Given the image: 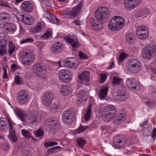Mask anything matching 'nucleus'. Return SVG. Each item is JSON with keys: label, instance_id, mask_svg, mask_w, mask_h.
<instances>
[{"label": "nucleus", "instance_id": "nucleus-1", "mask_svg": "<svg viewBox=\"0 0 156 156\" xmlns=\"http://www.w3.org/2000/svg\"><path fill=\"white\" fill-rule=\"evenodd\" d=\"M15 112L20 118L21 121L24 122L25 115V118L27 119V122L29 126L31 127L36 126L39 124L41 120L40 113L38 112L35 111L28 112L26 115L24 111L18 108L15 110Z\"/></svg>", "mask_w": 156, "mask_h": 156}, {"label": "nucleus", "instance_id": "nucleus-2", "mask_svg": "<svg viewBox=\"0 0 156 156\" xmlns=\"http://www.w3.org/2000/svg\"><path fill=\"white\" fill-rule=\"evenodd\" d=\"M110 13L109 10L105 7L99 8L96 12L95 18L92 17L90 22L93 26V28L95 30H99L103 27V23L105 21L107 15Z\"/></svg>", "mask_w": 156, "mask_h": 156}, {"label": "nucleus", "instance_id": "nucleus-3", "mask_svg": "<svg viewBox=\"0 0 156 156\" xmlns=\"http://www.w3.org/2000/svg\"><path fill=\"white\" fill-rule=\"evenodd\" d=\"M124 20L122 17L115 16L110 20L108 26L111 30L115 31L121 29L124 26Z\"/></svg>", "mask_w": 156, "mask_h": 156}, {"label": "nucleus", "instance_id": "nucleus-4", "mask_svg": "<svg viewBox=\"0 0 156 156\" xmlns=\"http://www.w3.org/2000/svg\"><path fill=\"white\" fill-rule=\"evenodd\" d=\"M141 68L140 62L136 59H130L127 62L126 69L128 71L132 73H137L141 70Z\"/></svg>", "mask_w": 156, "mask_h": 156}, {"label": "nucleus", "instance_id": "nucleus-5", "mask_svg": "<svg viewBox=\"0 0 156 156\" xmlns=\"http://www.w3.org/2000/svg\"><path fill=\"white\" fill-rule=\"evenodd\" d=\"M142 57L147 59L153 58L156 56V46L152 44L144 48L141 52Z\"/></svg>", "mask_w": 156, "mask_h": 156}, {"label": "nucleus", "instance_id": "nucleus-6", "mask_svg": "<svg viewBox=\"0 0 156 156\" xmlns=\"http://www.w3.org/2000/svg\"><path fill=\"white\" fill-rule=\"evenodd\" d=\"M45 129L50 133L53 134L57 130L59 127V122L55 119L47 120L44 124Z\"/></svg>", "mask_w": 156, "mask_h": 156}, {"label": "nucleus", "instance_id": "nucleus-7", "mask_svg": "<svg viewBox=\"0 0 156 156\" xmlns=\"http://www.w3.org/2000/svg\"><path fill=\"white\" fill-rule=\"evenodd\" d=\"M34 54L26 51L23 52L20 55V58L22 63L25 66L31 65L35 59Z\"/></svg>", "mask_w": 156, "mask_h": 156}, {"label": "nucleus", "instance_id": "nucleus-8", "mask_svg": "<svg viewBox=\"0 0 156 156\" xmlns=\"http://www.w3.org/2000/svg\"><path fill=\"white\" fill-rule=\"evenodd\" d=\"M58 76L61 81L64 83H67L71 80L72 73L69 70L63 69L58 72Z\"/></svg>", "mask_w": 156, "mask_h": 156}, {"label": "nucleus", "instance_id": "nucleus-9", "mask_svg": "<svg viewBox=\"0 0 156 156\" xmlns=\"http://www.w3.org/2000/svg\"><path fill=\"white\" fill-rule=\"evenodd\" d=\"M54 96V94L50 91H47L44 94L42 99L46 108L49 107L51 106Z\"/></svg>", "mask_w": 156, "mask_h": 156}, {"label": "nucleus", "instance_id": "nucleus-10", "mask_svg": "<svg viewBox=\"0 0 156 156\" xmlns=\"http://www.w3.org/2000/svg\"><path fill=\"white\" fill-rule=\"evenodd\" d=\"M66 41L71 44L73 51H75L79 46V41L76 36L74 35H69L66 39Z\"/></svg>", "mask_w": 156, "mask_h": 156}, {"label": "nucleus", "instance_id": "nucleus-11", "mask_svg": "<svg viewBox=\"0 0 156 156\" xmlns=\"http://www.w3.org/2000/svg\"><path fill=\"white\" fill-rule=\"evenodd\" d=\"M17 100L21 105L26 103L28 100V94L25 90H21L18 93L17 96Z\"/></svg>", "mask_w": 156, "mask_h": 156}, {"label": "nucleus", "instance_id": "nucleus-12", "mask_svg": "<svg viewBox=\"0 0 156 156\" xmlns=\"http://www.w3.org/2000/svg\"><path fill=\"white\" fill-rule=\"evenodd\" d=\"M90 73L88 71H84L79 74L78 77V82L79 83H87L90 80Z\"/></svg>", "mask_w": 156, "mask_h": 156}, {"label": "nucleus", "instance_id": "nucleus-13", "mask_svg": "<svg viewBox=\"0 0 156 156\" xmlns=\"http://www.w3.org/2000/svg\"><path fill=\"white\" fill-rule=\"evenodd\" d=\"M7 120L9 125V138L11 141L14 142L17 140V138L16 135L15 129L12 124L13 122L8 118Z\"/></svg>", "mask_w": 156, "mask_h": 156}, {"label": "nucleus", "instance_id": "nucleus-14", "mask_svg": "<svg viewBox=\"0 0 156 156\" xmlns=\"http://www.w3.org/2000/svg\"><path fill=\"white\" fill-rule=\"evenodd\" d=\"M141 0H125L124 1V4L126 9L131 10L140 3Z\"/></svg>", "mask_w": 156, "mask_h": 156}, {"label": "nucleus", "instance_id": "nucleus-15", "mask_svg": "<svg viewBox=\"0 0 156 156\" xmlns=\"http://www.w3.org/2000/svg\"><path fill=\"white\" fill-rule=\"evenodd\" d=\"M113 97L116 100L120 101H124L128 99L129 95L125 92L119 90L117 92L114 93Z\"/></svg>", "mask_w": 156, "mask_h": 156}, {"label": "nucleus", "instance_id": "nucleus-16", "mask_svg": "<svg viewBox=\"0 0 156 156\" xmlns=\"http://www.w3.org/2000/svg\"><path fill=\"white\" fill-rule=\"evenodd\" d=\"M34 73L41 76L44 75L46 73V69L44 66L39 63H35L33 67Z\"/></svg>", "mask_w": 156, "mask_h": 156}, {"label": "nucleus", "instance_id": "nucleus-17", "mask_svg": "<svg viewBox=\"0 0 156 156\" xmlns=\"http://www.w3.org/2000/svg\"><path fill=\"white\" fill-rule=\"evenodd\" d=\"M64 46V44L60 42H55L52 45L51 51L55 53H59L63 50Z\"/></svg>", "mask_w": 156, "mask_h": 156}, {"label": "nucleus", "instance_id": "nucleus-18", "mask_svg": "<svg viewBox=\"0 0 156 156\" xmlns=\"http://www.w3.org/2000/svg\"><path fill=\"white\" fill-rule=\"evenodd\" d=\"M9 15L6 12H2L0 13V28L3 27L5 23L9 21Z\"/></svg>", "mask_w": 156, "mask_h": 156}, {"label": "nucleus", "instance_id": "nucleus-19", "mask_svg": "<svg viewBox=\"0 0 156 156\" xmlns=\"http://www.w3.org/2000/svg\"><path fill=\"white\" fill-rule=\"evenodd\" d=\"M20 20L25 24L31 25L33 24L34 20L30 15H20Z\"/></svg>", "mask_w": 156, "mask_h": 156}, {"label": "nucleus", "instance_id": "nucleus-20", "mask_svg": "<svg viewBox=\"0 0 156 156\" xmlns=\"http://www.w3.org/2000/svg\"><path fill=\"white\" fill-rule=\"evenodd\" d=\"M114 144L115 146L118 148L123 147V139L121 135H119L115 136L113 139Z\"/></svg>", "mask_w": 156, "mask_h": 156}, {"label": "nucleus", "instance_id": "nucleus-21", "mask_svg": "<svg viewBox=\"0 0 156 156\" xmlns=\"http://www.w3.org/2000/svg\"><path fill=\"white\" fill-rule=\"evenodd\" d=\"M136 83L134 79L128 78L126 81V84L129 87L135 91H137L139 90L138 86Z\"/></svg>", "mask_w": 156, "mask_h": 156}, {"label": "nucleus", "instance_id": "nucleus-22", "mask_svg": "<svg viewBox=\"0 0 156 156\" xmlns=\"http://www.w3.org/2000/svg\"><path fill=\"white\" fill-rule=\"evenodd\" d=\"M21 7L25 11L28 12H31L33 10L32 4L27 1H25L22 4Z\"/></svg>", "mask_w": 156, "mask_h": 156}, {"label": "nucleus", "instance_id": "nucleus-23", "mask_svg": "<svg viewBox=\"0 0 156 156\" xmlns=\"http://www.w3.org/2000/svg\"><path fill=\"white\" fill-rule=\"evenodd\" d=\"M79 99L77 100L78 101H80V103L82 104V103H85L86 100L88 98V94L87 93L84 91V90H81L79 91Z\"/></svg>", "mask_w": 156, "mask_h": 156}, {"label": "nucleus", "instance_id": "nucleus-24", "mask_svg": "<svg viewBox=\"0 0 156 156\" xmlns=\"http://www.w3.org/2000/svg\"><path fill=\"white\" fill-rule=\"evenodd\" d=\"M116 114L114 112H108V113L104 112L102 113L101 118L104 121L109 122L111 120L115 117Z\"/></svg>", "mask_w": 156, "mask_h": 156}, {"label": "nucleus", "instance_id": "nucleus-25", "mask_svg": "<svg viewBox=\"0 0 156 156\" xmlns=\"http://www.w3.org/2000/svg\"><path fill=\"white\" fill-rule=\"evenodd\" d=\"M60 86L61 87H59L61 89L60 92L62 95H67L72 92V89L70 86L62 85L60 87Z\"/></svg>", "mask_w": 156, "mask_h": 156}, {"label": "nucleus", "instance_id": "nucleus-26", "mask_svg": "<svg viewBox=\"0 0 156 156\" xmlns=\"http://www.w3.org/2000/svg\"><path fill=\"white\" fill-rule=\"evenodd\" d=\"M109 87L107 86L102 87L100 90L98 96L101 99H104L107 96Z\"/></svg>", "mask_w": 156, "mask_h": 156}, {"label": "nucleus", "instance_id": "nucleus-27", "mask_svg": "<svg viewBox=\"0 0 156 156\" xmlns=\"http://www.w3.org/2000/svg\"><path fill=\"white\" fill-rule=\"evenodd\" d=\"M76 113V110L72 108H69L65 111L63 113L62 116H66L71 118H74Z\"/></svg>", "mask_w": 156, "mask_h": 156}, {"label": "nucleus", "instance_id": "nucleus-28", "mask_svg": "<svg viewBox=\"0 0 156 156\" xmlns=\"http://www.w3.org/2000/svg\"><path fill=\"white\" fill-rule=\"evenodd\" d=\"M63 15L64 17L68 18H73L76 17V14L72 9L71 11L65 10L63 12Z\"/></svg>", "mask_w": 156, "mask_h": 156}, {"label": "nucleus", "instance_id": "nucleus-29", "mask_svg": "<svg viewBox=\"0 0 156 156\" xmlns=\"http://www.w3.org/2000/svg\"><path fill=\"white\" fill-rule=\"evenodd\" d=\"M126 118L125 114L121 113L118 116L113 120V122L115 124H119L122 122Z\"/></svg>", "mask_w": 156, "mask_h": 156}, {"label": "nucleus", "instance_id": "nucleus-30", "mask_svg": "<svg viewBox=\"0 0 156 156\" xmlns=\"http://www.w3.org/2000/svg\"><path fill=\"white\" fill-rule=\"evenodd\" d=\"M0 43L1 44L0 45V55L3 56L7 53L5 49L6 41L5 40H3L2 41H0Z\"/></svg>", "mask_w": 156, "mask_h": 156}, {"label": "nucleus", "instance_id": "nucleus-31", "mask_svg": "<svg viewBox=\"0 0 156 156\" xmlns=\"http://www.w3.org/2000/svg\"><path fill=\"white\" fill-rule=\"evenodd\" d=\"M72 58H67L66 60L64 61V66L71 68L74 67L75 63L72 60Z\"/></svg>", "mask_w": 156, "mask_h": 156}, {"label": "nucleus", "instance_id": "nucleus-32", "mask_svg": "<svg viewBox=\"0 0 156 156\" xmlns=\"http://www.w3.org/2000/svg\"><path fill=\"white\" fill-rule=\"evenodd\" d=\"M116 108L115 107L112 105H108L106 106L104 108L103 111L102 113L106 112H110L115 111Z\"/></svg>", "mask_w": 156, "mask_h": 156}, {"label": "nucleus", "instance_id": "nucleus-33", "mask_svg": "<svg viewBox=\"0 0 156 156\" xmlns=\"http://www.w3.org/2000/svg\"><path fill=\"white\" fill-rule=\"evenodd\" d=\"M83 4V2L82 1H80V3L78 5L73 7L72 9L73 11H74V12L76 14V16L78 13L81 12Z\"/></svg>", "mask_w": 156, "mask_h": 156}, {"label": "nucleus", "instance_id": "nucleus-34", "mask_svg": "<svg viewBox=\"0 0 156 156\" xmlns=\"http://www.w3.org/2000/svg\"><path fill=\"white\" fill-rule=\"evenodd\" d=\"M123 81V79L122 78L119 77L114 76L112 78V83L113 85H119Z\"/></svg>", "mask_w": 156, "mask_h": 156}, {"label": "nucleus", "instance_id": "nucleus-35", "mask_svg": "<svg viewBox=\"0 0 156 156\" xmlns=\"http://www.w3.org/2000/svg\"><path fill=\"white\" fill-rule=\"evenodd\" d=\"M92 109V105H89L88 108L84 115V120L86 121L88 120L90 118L91 114V111Z\"/></svg>", "mask_w": 156, "mask_h": 156}, {"label": "nucleus", "instance_id": "nucleus-36", "mask_svg": "<svg viewBox=\"0 0 156 156\" xmlns=\"http://www.w3.org/2000/svg\"><path fill=\"white\" fill-rule=\"evenodd\" d=\"M33 132L35 136L37 137H43L44 135L43 130L41 128L38 130L34 131Z\"/></svg>", "mask_w": 156, "mask_h": 156}, {"label": "nucleus", "instance_id": "nucleus-37", "mask_svg": "<svg viewBox=\"0 0 156 156\" xmlns=\"http://www.w3.org/2000/svg\"><path fill=\"white\" fill-rule=\"evenodd\" d=\"M136 33L138 37L140 40H144L146 39L148 36L149 32L146 33Z\"/></svg>", "mask_w": 156, "mask_h": 156}, {"label": "nucleus", "instance_id": "nucleus-38", "mask_svg": "<svg viewBox=\"0 0 156 156\" xmlns=\"http://www.w3.org/2000/svg\"><path fill=\"white\" fill-rule=\"evenodd\" d=\"M142 31L147 33L149 32L147 27L144 25H141L137 27L136 30V33H142Z\"/></svg>", "mask_w": 156, "mask_h": 156}, {"label": "nucleus", "instance_id": "nucleus-39", "mask_svg": "<svg viewBox=\"0 0 156 156\" xmlns=\"http://www.w3.org/2000/svg\"><path fill=\"white\" fill-rule=\"evenodd\" d=\"M51 31L50 30H46L45 32L41 36V40L46 39L51 37Z\"/></svg>", "mask_w": 156, "mask_h": 156}, {"label": "nucleus", "instance_id": "nucleus-40", "mask_svg": "<svg viewBox=\"0 0 156 156\" xmlns=\"http://www.w3.org/2000/svg\"><path fill=\"white\" fill-rule=\"evenodd\" d=\"M15 50V47L12 41H9V43L8 53L10 55L13 53Z\"/></svg>", "mask_w": 156, "mask_h": 156}, {"label": "nucleus", "instance_id": "nucleus-41", "mask_svg": "<svg viewBox=\"0 0 156 156\" xmlns=\"http://www.w3.org/2000/svg\"><path fill=\"white\" fill-rule=\"evenodd\" d=\"M21 133L22 135L26 138H31L33 140H35V138L33 137L27 131L24 129L21 130Z\"/></svg>", "mask_w": 156, "mask_h": 156}, {"label": "nucleus", "instance_id": "nucleus-42", "mask_svg": "<svg viewBox=\"0 0 156 156\" xmlns=\"http://www.w3.org/2000/svg\"><path fill=\"white\" fill-rule=\"evenodd\" d=\"M62 117L63 122L66 125H68L72 123L73 118H71L70 117H67L66 116H62Z\"/></svg>", "mask_w": 156, "mask_h": 156}, {"label": "nucleus", "instance_id": "nucleus-43", "mask_svg": "<svg viewBox=\"0 0 156 156\" xmlns=\"http://www.w3.org/2000/svg\"><path fill=\"white\" fill-rule=\"evenodd\" d=\"M77 144L80 147H83L86 143L85 139L82 137H80L76 140Z\"/></svg>", "mask_w": 156, "mask_h": 156}, {"label": "nucleus", "instance_id": "nucleus-44", "mask_svg": "<svg viewBox=\"0 0 156 156\" xmlns=\"http://www.w3.org/2000/svg\"><path fill=\"white\" fill-rule=\"evenodd\" d=\"M150 91L149 92V95L150 98H152L156 97V89L152 87H150Z\"/></svg>", "mask_w": 156, "mask_h": 156}, {"label": "nucleus", "instance_id": "nucleus-45", "mask_svg": "<svg viewBox=\"0 0 156 156\" xmlns=\"http://www.w3.org/2000/svg\"><path fill=\"white\" fill-rule=\"evenodd\" d=\"M44 27V24L43 22L38 23L37 25L35 27L36 31L39 32L42 29H43Z\"/></svg>", "mask_w": 156, "mask_h": 156}, {"label": "nucleus", "instance_id": "nucleus-46", "mask_svg": "<svg viewBox=\"0 0 156 156\" xmlns=\"http://www.w3.org/2000/svg\"><path fill=\"white\" fill-rule=\"evenodd\" d=\"M41 5L43 8H48L51 7V5L48 0H41Z\"/></svg>", "mask_w": 156, "mask_h": 156}, {"label": "nucleus", "instance_id": "nucleus-47", "mask_svg": "<svg viewBox=\"0 0 156 156\" xmlns=\"http://www.w3.org/2000/svg\"><path fill=\"white\" fill-rule=\"evenodd\" d=\"M88 127V126H82L81 125H80L79 127L76 130V131L77 133L83 132L87 129Z\"/></svg>", "mask_w": 156, "mask_h": 156}, {"label": "nucleus", "instance_id": "nucleus-48", "mask_svg": "<svg viewBox=\"0 0 156 156\" xmlns=\"http://www.w3.org/2000/svg\"><path fill=\"white\" fill-rule=\"evenodd\" d=\"M16 30V28L15 26H12L11 27H9L6 28L5 31H7V32H9L10 33H13L15 32Z\"/></svg>", "mask_w": 156, "mask_h": 156}, {"label": "nucleus", "instance_id": "nucleus-49", "mask_svg": "<svg viewBox=\"0 0 156 156\" xmlns=\"http://www.w3.org/2000/svg\"><path fill=\"white\" fill-rule=\"evenodd\" d=\"M47 13L50 15V17L49 18H46L51 23H55V20L57 17L54 15H50L49 14V12H47Z\"/></svg>", "mask_w": 156, "mask_h": 156}, {"label": "nucleus", "instance_id": "nucleus-50", "mask_svg": "<svg viewBox=\"0 0 156 156\" xmlns=\"http://www.w3.org/2000/svg\"><path fill=\"white\" fill-rule=\"evenodd\" d=\"M7 126V125L5 122L4 120H0V130H4Z\"/></svg>", "mask_w": 156, "mask_h": 156}, {"label": "nucleus", "instance_id": "nucleus-51", "mask_svg": "<svg viewBox=\"0 0 156 156\" xmlns=\"http://www.w3.org/2000/svg\"><path fill=\"white\" fill-rule=\"evenodd\" d=\"M9 144L7 143H4L1 144V148L3 150H8L9 149Z\"/></svg>", "mask_w": 156, "mask_h": 156}, {"label": "nucleus", "instance_id": "nucleus-52", "mask_svg": "<svg viewBox=\"0 0 156 156\" xmlns=\"http://www.w3.org/2000/svg\"><path fill=\"white\" fill-rule=\"evenodd\" d=\"M34 41V39L30 37H27L24 40L21 41L20 43L21 44H24L28 42H33Z\"/></svg>", "mask_w": 156, "mask_h": 156}, {"label": "nucleus", "instance_id": "nucleus-53", "mask_svg": "<svg viewBox=\"0 0 156 156\" xmlns=\"http://www.w3.org/2000/svg\"><path fill=\"white\" fill-rule=\"evenodd\" d=\"M126 41L129 44H132L133 42V39L132 37L129 34L126 36Z\"/></svg>", "mask_w": 156, "mask_h": 156}, {"label": "nucleus", "instance_id": "nucleus-54", "mask_svg": "<svg viewBox=\"0 0 156 156\" xmlns=\"http://www.w3.org/2000/svg\"><path fill=\"white\" fill-rule=\"evenodd\" d=\"M145 103L147 106L151 108L154 107L155 104L154 102L150 100H149L146 102Z\"/></svg>", "mask_w": 156, "mask_h": 156}, {"label": "nucleus", "instance_id": "nucleus-55", "mask_svg": "<svg viewBox=\"0 0 156 156\" xmlns=\"http://www.w3.org/2000/svg\"><path fill=\"white\" fill-rule=\"evenodd\" d=\"M127 54L125 53H122L119 56V61L120 62L122 61L127 56Z\"/></svg>", "mask_w": 156, "mask_h": 156}, {"label": "nucleus", "instance_id": "nucleus-56", "mask_svg": "<svg viewBox=\"0 0 156 156\" xmlns=\"http://www.w3.org/2000/svg\"><path fill=\"white\" fill-rule=\"evenodd\" d=\"M61 147L60 146H56L53 148H50L48 149L49 152L53 153L56 151L58 149H60Z\"/></svg>", "mask_w": 156, "mask_h": 156}, {"label": "nucleus", "instance_id": "nucleus-57", "mask_svg": "<svg viewBox=\"0 0 156 156\" xmlns=\"http://www.w3.org/2000/svg\"><path fill=\"white\" fill-rule=\"evenodd\" d=\"M101 80L100 81V83H103L107 78V76L106 74H102L100 75Z\"/></svg>", "mask_w": 156, "mask_h": 156}, {"label": "nucleus", "instance_id": "nucleus-58", "mask_svg": "<svg viewBox=\"0 0 156 156\" xmlns=\"http://www.w3.org/2000/svg\"><path fill=\"white\" fill-rule=\"evenodd\" d=\"M79 55L80 58L82 59H87L88 58L87 56L83 52L80 51Z\"/></svg>", "mask_w": 156, "mask_h": 156}, {"label": "nucleus", "instance_id": "nucleus-59", "mask_svg": "<svg viewBox=\"0 0 156 156\" xmlns=\"http://www.w3.org/2000/svg\"><path fill=\"white\" fill-rule=\"evenodd\" d=\"M15 83L16 84L21 85L22 84V82L20 80V77L19 76L15 77Z\"/></svg>", "mask_w": 156, "mask_h": 156}, {"label": "nucleus", "instance_id": "nucleus-60", "mask_svg": "<svg viewBox=\"0 0 156 156\" xmlns=\"http://www.w3.org/2000/svg\"><path fill=\"white\" fill-rule=\"evenodd\" d=\"M151 136L152 138L154 140L156 138V128H154L152 131Z\"/></svg>", "mask_w": 156, "mask_h": 156}, {"label": "nucleus", "instance_id": "nucleus-61", "mask_svg": "<svg viewBox=\"0 0 156 156\" xmlns=\"http://www.w3.org/2000/svg\"><path fill=\"white\" fill-rule=\"evenodd\" d=\"M4 73L3 76V79L4 80H5L7 78V70L6 68L5 67H4L3 68Z\"/></svg>", "mask_w": 156, "mask_h": 156}, {"label": "nucleus", "instance_id": "nucleus-62", "mask_svg": "<svg viewBox=\"0 0 156 156\" xmlns=\"http://www.w3.org/2000/svg\"><path fill=\"white\" fill-rule=\"evenodd\" d=\"M0 6L11 8L9 6V4L8 3L4 2L2 1L0 2Z\"/></svg>", "mask_w": 156, "mask_h": 156}, {"label": "nucleus", "instance_id": "nucleus-63", "mask_svg": "<svg viewBox=\"0 0 156 156\" xmlns=\"http://www.w3.org/2000/svg\"><path fill=\"white\" fill-rule=\"evenodd\" d=\"M73 23L77 26H80L82 24V22L78 20H74L73 22Z\"/></svg>", "mask_w": 156, "mask_h": 156}, {"label": "nucleus", "instance_id": "nucleus-64", "mask_svg": "<svg viewBox=\"0 0 156 156\" xmlns=\"http://www.w3.org/2000/svg\"><path fill=\"white\" fill-rule=\"evenodd\" d=\"M59 107L58 105H56L55 103H54V105H53L51 106H51L49 107H47V108H52L54 109V110L57 111V110L58 108H59Z\"/></svg>", "mask_w": 156, "mask_h": 156}]
</instances>
